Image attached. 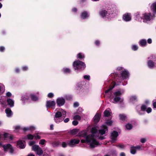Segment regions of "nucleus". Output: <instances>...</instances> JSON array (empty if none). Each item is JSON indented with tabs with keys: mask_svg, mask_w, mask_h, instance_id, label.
Instances as JSON below:
<instances>
[{
	"mask_svg": "<svg viewBox=\"0 0 156 156\" xmlns=\"http://www.w3.org/2000/svg\"><path fill=\"white\" fill-rule=\"evenodd\" d=\"M147 107L145 105H142L141 107V110L142 111H145Z\"/></svg>",
	"mask_w": 156,
	"mask_h": 156,
	"instance_id": "a18cd8bd",
	"label": "nucleus"
},
{
	"mask_svg": "<svg viewBox=\"0 0 156 156\" xmlns=\"http://www.w3.org/2000/svg\"><path fill=\"white\" fill-rule=\"evenodd\" d=\"M34 137V135L31 134H28L26 138L28 140H32Z\"/></svg>",
	"mask_w": 156,
	"mask_h": 156,
	"instance_id": "f704fd0d",
	"label": "nucleus"
},
{
	"mask_svg": "<svg viewBox=\"0 0 156 156\" xmlns=\"http://www.w3.org/2000/svg\"><path fill=\"white\" fill-rule=\"evenodd\" d=\"M138 48V46L135 45H133L132 46V49L133 50L135 51L137 50Z\"/></svg>",
	"mask_w": 156,
	"mask_h": 156,
	"instance_id": "79ce46f5",
	"label": "nucleus"
},
{
	"mask_svg": "<svg viewBox=\"0 0 156 156\" xmlns=\"http://www.w3.org/2000/svg\"><path fill=\"white\" fill-rule=\"evenodd\" d=\"M146 139L145 138H142L140 140V142L142 143H144L146 141Z\"/></svg>",
	"mask_w": 156,
	"mask_h": 156,
	"instance_id": "052dcab7",
	"label": "nucleus"
},
{
	"mask_svg": "<svg viewBox=\"0 0 156 156\" xmlns=\"http://www.w3.org/2000/svg\"><path fill=\"white\" fill-rule=\"evenodd\" d=\"M56 102L58 106H61L64 105L65 101L62 98H58L57 99Z\"/></svg>",
	"mask_w": 156,
	"mask_h": 156,
	"instance_id": "9d476101",
	"label": "nucleus"
},
{
	"mask_svg": "<svg viewBox=\"0 0 156 156\" xmlns=\"http://www.w3.org/2000/svg\"><path fill=\"white\" fill-rule=\"evenodd\" d=\"M151 8L154 13H156V2L151 5Z\"/></svg>",
	"mask_w": 156,
	"mask_h": 156,
	"instance_id": "a878e982",
	"label": "nucleus"
},
{
	"mask_svg": "<svg viewBox=\"0 0 156 156\" xmlns=\"http://www.w3.org/2000/svg\"><path fill=\"white\" fill-rule=\"evenodd\" d=\"M126 127L127 129L129 130L132 128V126L131 124L128 123L126 125Z\"/></svg>",
	"mask_w": 156,
	"mask_h": 156,
	"instance_id": "c9c22d12",
	"label": "nucleus"
},
{
	"mask_svg": "<svg viewBox=\"0 0 156 156\" xmlns=\"http://www.w3.org/2000/svg\"><path fill=\"white\" fill-rule=\"evenodd\" d=\"M148 66L150 68H153L155 66L154 63L151 60L148 62Z\"/></svg>",
	"mask_w": 156,
	"mask_h": 156,
	"instance_id": "c85d7f7f",
	"label": "nucleus"
},
{
	"mask_svg": "<svg viewBox=\"0 0 156 156\" xmlns=\"http://www.w3.org/2000/svg\"><path fill=\"white\" fill-rule=\"evenodd\" d=\"M151 111H152L151 108H148L146 110L147 112L148 113L151 112Z\"/></svg>",
	"mask_w": 156,
	"mask_h": 156,
	"instance_id": "4d7b16f0",
	"label": "nucleus"
},
{
	"mask_svg": "<svg viewBox=\"0 0 156 156\" xmlns=\"http://www.w3.org/2000/svg\"><path fill=\"white\" fill-rule=\"evenodd\" d=\"M114 86L112 87H111L108 89L106 90L105 91V93L106 94H111L112 93V90L114 88Z\"/></svg>",
	"mask_w": 156,
	"mask_h": 156,
	"instance_id": "c756f323",
	"label": "nucleus"
},
{
	"mask_svg": "<svg viewBox=\"0 0 156 156\" xmlns=\"http://www.w3.org/2000/svg\"><path fill=\"white\" fill-rule=\"evenodd\" d=\"M108 131L107 127L105 125L102 126L101 129L99 130V133L103 135Z\"/></svg>",
	"mask_w": 156,
	"mask_h": 156,
	"instance_id": "2eb2a0df",
	"label": "nucleus"
},
{
	"mask_svg": "<svg viewBox=\"0 0 156 156\" xmlns=\"http://www.w3.org/2000/svg\"><path fill=\"white\" fill-rule=\"evenodd\" d=\"M3 147L5 151H7L8 150H9L10 153H13L14 150L12 146L10 144L4 145L3 146Z\"/></svg>",
	"mask_w": 156,
	"mask_h": 156,
	"instance_id": "6e6552de",
	"label": "nucleus"
},
{
	"mask_svg": "<svg viewBox=\"0 0 156 156\" xmlns=\"http://www.w3.org/2000/svg\"><path fill=\"white\" fill-rule=\"evenodd\" d=\"M4 86L2 84L0 83V95L2 94L5 91Z\"/></svg>",
	"mask_w": 156,
	"mask_h": 156,
	"instance_id": "bb28decb",
	"label": "nucleus"
},
{
	"mask_svg": "<svg viewBox=\"0 0 156 156\" xmlns=\"http://www.w3.org/2000/svg\"><path fill=\"white\" fill-rule=\"evenodd\" d=\"M137 98L135 96H132L130 97V101L131 102L133 101L137 100Z\"/></svg>",
	"mask_w": 156,
	"mask_h": 156,
	"instance_id": "2f4dec72",
	"label": "nucleus"
},
{
	"mask_svg": "<svg viewBox=\"0 0 156 156\" xmlns=\"http://www.w3.org/2000/svg\"><path fill=\"white\" fill-rule=\"evenodd\" d=\"M156 101L155 100L153 101V106L154 108H156Z\"/></svg>",
	"mask_w": 156,
	"mask_h": 156,
	"instance_id": "864d4df0",
	"label": "nucleus"
},
{
	"mask_svg": "<svg viewBox=\"0 0 156 156\" xmlns=\"http://www.w3.org/2000/svg\"><path fill=\"white\" fill-rule=\"evenodd\" d=\"M17 146L20 148L22 149L25 147V145L21 141H18L17 144Z\"/></svg>",
	"mask_w": 156,
	"mask_h": 156,
	"instance_id": "412c9836",
	"label": "nucleus"
},
{
	"mask_svg": "<svg viewBox=\"0 0 156 156\" xmlns=\"http://www.w3.org/2000/svg\"><path fill=\"white\" fill-rule=\"evenodd\" d=\"M83 77L85 79H86L88 80H90V76L89 75H85Z\"/></svg>",
	"mask_w": 156,
	"mask_h": 156,
	"instance_id": "09e8293b",
	"label": "nucleus"
},
{
	"mask_svg": "<svg viewBox=\"0 0 156 156\" xmlns=\"http://www.w3.org/2000/svg\"><path fill=\"white\" fill-rule=\"evenodd\" d=\"M146 41L145 40H142L140 42V44L142 46H145L146 45Z\"/></svg>",
	"mask_w": 156,
	"mask_h": 156,
	"instance_id": "7c9ffc66",
	"label": "nucleus"
},
{
	"mask_svg": "<svg viewBox=\"0 0 156 156\" xmlns=\"http://www.w3.org/2000/svg\"><path fill=\"white\" fill-rule=\"evenodd\" d=\"M73 66L75 70H83L86 67L83 62L79 60L74 61Z\"/></svg>",
	"mask_w": 156,
	"mask_h": 156,
	"instance_id": "20e7f679",
	"label": "nucleus"
},
{
	"mask_svg": "<svg viewBox=\"0 0 156 156\" xmlns=\"http://www.w3.org/2000/svg\"><path fill=\"white\" fill-rule=\"evenodd\" d=\"M5 49V48L4 47L1 46L0 47V51L2 52Z\"/></svg>",
	"mask_w": 156,
	"mask_h": 156,
	"instance_id": "680f3d73",
	"label": "nucleus"
},
{
	"mask_svg": "<svg viewBox=\"0 0 156 156\" xmlns=\"http://www.w3.org/2000/svg\"><path fill=\"white\" fill-rule=\"evenodd\" d=\"M80 140L76 139L71 140L68 143V145L71 147H73L75 144H78L80 142Z\"/></svg>",
	"mask_w": 156,
	"mask_h": 156,
	"instance_id": "1a4fd4ad",
	"label": "nucleus"
},
{
	"mask_svg": "<svg viewBox=\"0 0 156 156\" xmlns=\"http://www.w3.org/2000/svg\"><path fill=\"white\" fill-rule=\"evenodd\" d=\"M117 73H121V79L123 80L128 77L129 73L127 71L121 67H118L117 69Z\"/></svg>",
	"mask_w": 156,
	"mask_h": 156,
	"instance_id": "39448f33",
	"label": "nucleus"
},
{
	"mask_svg": "<svg viewBox=\"0 0 156 156\" xmlns=\"http://www.w3.org/2000/svg\"><path fill=\"white\" fill-rule=\"evenodd\" d=\"M123 92L124 91L123 90H118L115 92L114 93L115 97L114 98L113 101H112V96L110 95L109 97L111 101L114 103L122 101L123 100L119 96L123 94Z\"/></svg>",
	"mask_w": 156,
	"mask_h": 156,
	"instance_id": "7ed1b4c3",
	"label": "nucleus"
},
{
	"mask_svg": "<svg viewBox=\"0 0 156 156\" xmlns=\"http://www.w3.org/2000/svg\"><path fill=\"white\" fill-rule=\"evenodd\" d=\"M89 16L88 13L86 12H82L81 15V18L82 19L87 18Z\"/></svg>",
	"mask_w": 156,
	"mask_h": 156,
	"instance_id": "5701e85b",
	"label": "nucleus"
},
{
	"mask_svg": "<svg viewBox=\"0 0 156 156\" xmlns=\"http://www.w3.org/2000/svg\"><path fill=\"white\" fill-rule=\"evenodd\" d=\"M22 69L23 71H25L27 70L28 69V67L27 66H23L22 68Z\"/></svg>",
	"mask_w": 156,
	"mask_h": 156,
	"instance_id": "bf43d9fd",
	"label": "nucleus"
},
{
	"mask_svg": "<svg viewBox=\"0 0 156 156\" xmlns=\"http://www.w3.org/2000/svg\"><path fill=\"white\" fill-rule=\"evenodd\" d=\"M63 71L64 73H69L71 72L70 70L67 68H64L63 69Z\"/></svg>",
	"mask_w": 156,
	"mask_h": 156,
	"instance_id": "e433bc0d",
	"label": "nucleus"
},
{
	"mask_svg": "<svg viewBox=\"0 0 156 156\" xmlns=\"http://www.w3.org/2000/svg\"><path fill=\"white\" fill-rule=\"evenodd\" d=\"M65 97L66 99L69 100H71L72 98L71 96L70 95H65Z\"/></svg>",
	"mask_w": 156,
	"mask_h": 156,
	"instance_id": "37998d69",
	"label": "nucleus"
},
{
	"mask_svg": "<svg viewBox=\"0 0 156 156\" xmlns=\"http://www.w3.org/2000/svg\"><path fill=\"white\" fill-rule=\"evenodd\" d=\"M119 117L120 119L121 120H122V121H124L125 120L126 118V115H122L120 114L119 115Z\"/></svg>",
	"mask_w": 156,
	"mask_h": 156,
	"instance_id": "473e14b6",
	"label": "nucleus"
},
{
	"mask_svg": "<svg viewBox=\"0 0 156 156\" xmlns=\"http://www.w3.org/2000/svg\"><path fill=\"white\" fill-rule=\"evenodd\" d=\"M14 128L16 130H17L20 129V127L19 126H16L14 127Z\"/></svg>",
	"mask_w": 156,
	"mask_h": 156,
	"instance_id": "0e129e2a",
	"label": "nucleus"
},
{
	"mask_svg": "<svg viewBox=\"0 0 156 156\" xmlns=\"http://www.w3.org/2000/svg\"><path fill=\"white\" fill-rule=\"evenodd\" d=\"M6 95L8 97H10L12 95V94L10 92H8L6 93Z\"/></svg>",
	"mask_w": 156,
	"mask_h": 156,
	"instance_id": "e2e57ef3",
	"label": "nucleus"
},
{
	"mask_svg": "<svg viewBox=\"0 0 156 156\" xmlns=\"http://www.w3.org/2000/svg\"><path fill=\"white\" fill-rule=\"evenodd\" d=\"M105 123L108 126H111L112 123V122L111 120H109L105 122Z\"/></svg>",
	"mask_w": 156,
	"mask_h": 156,
	"instance_id": "a19ab883",
	"label": "nucleus"
},
{
	"mask_svg": "<svg viewBox=\"0 0 156 156\" xmlns=\"http://www.w3.org/2000/svg\"><path fill=\"white\" fill-rule=\"evenodd\" d=\"M73 105L74 107H77L78 106L79 104L78 102H75L74 103Z\"/></svg>",
	"mask_w": 156,
	"mask_h": 156,
	"instance_id": "5fc2aeb1",
	"label": "nucleus"
},
{
	"mask_svg": "<svg viewBox=\"0 0 156 156\" xmlns=\"http://www.w3.org/2000/svg\"><path fill=\"white\" fill-rule=\"evenodd\" d=\"M118 136V133L115 131L111 133V139L113 142L116 140L117 137Z\"/></svg>",
	"mask_w": 156,
	"mask_h": 156,
	"instance_id": "f8f14e48",
	"label": "nucleus"
},
{
	"mask_svg": "<svg viewBox=\"0 0 156 156\" xmlns=\"http://www.w3.org/2000/svg\"><path fill=\"white\" fill-rule=\"evenodd\" d=\"M66 112L62 109H60L57 111L55 113V117H61L63 115L64 117L66 116Z\"/></svg>",
	"mask_w": 156,
	"mask_h": 156,
	"instance_id": "0eeeda50",
	"label": "nucleus"
},
{
	"mask_svg": "<svg viewBox=\"0 0 156 156\" xmlns=\"http://www.w3.org/2000/svg\"><path fill=\"white\" fill-rule=\"evenodd\" d=\"M77 56L78 58L80 59L83 58L84 57V55L81 53H79L78 54Z\"/></svg>",
	"mask_w": 156,
	"mask_h": 156,
	"instance_id": "ea45409f",
	"label": "nucleus"
},
{
	"mask_svg": "<svg viewBox=\"0 0 156 156\" xmlns=\"http://www.w3.org/2000/svg\"><path fill=\"white\" fill-rule=\"evenodd\" d=\"M35 143V142L34 141H30L29 143V144L30 146H32L34 145Z\"/></svg>",
	"mask_w": 156,
	"mask_h": 156,
	"instance_id": "13d9d810",
	"label": "nucleus"
},
{
	"mask_svg": "<svg viewBox=\"0 0 156 156\" xmlns=\"http://www.w3.org/2000/svg\"><path fill=\"white\" fill-rule=\"evenodd\" d=\"M130 152L132 154H134L136 152V149L135 147H131L130 148Z\"/></svg>",
	"mask_w": 156,
	"mask_h": 156,
	"instance_id": "72a5a7b5",
	"label": "nucleus"
},
{
	"mask_svg": "<svg viewBox=\"0 0 156 156\" xmlns=\"http://www.w3.org/2000/svg\"><path fill=\"white\" fill-rule=\"evenodd\" d=\"M54 96V94L52 93H50L48 94V97L51 98Z\"/></svg>",
	"mask_w": 156,
	"mask_h": 156,
	"instance_id": "3c124183",
	"label": "nucleus"
},
{
	"mask_svg": "<svg viewBox=\"0 0 156 156\" xmlns=\"http://www.w3.org/2000/svg\"><path fill=\"white\" fill-rule=\"evenodd\" d=\"M35 127L33 126H31L29 127H24L22 129L24 131L27 130H35Z\"/></svg>",
	"mask_w": 156,
	"mask_h": 156,
	"instance_id": "393cba45",
	"label": "nucleus"
},
{
	"mask_svg": "<svg viewBox=\"0 0 156 156\" xmlns=\"http://www.w3.org/2000/svg\"><path fill=\"white\" fill-rule=\"evenodd\" d=\"M12 136L9 133H5L2 134V139L4 140H7L9 139L12 140Z\"/></svg>",
	"mask_w": 156,
	"mask_h": 156,
	"instance_id": "4468645a",
	"label": "nucleus"
},
{
	"mask_svg": "<svg viewBox=\"0 0 156 156\" xmlns=\"http://www.w3.org/2000/svg\"><path fill=\"white\" fill-rule=\"evenodd\" d=\"M91 135L85 137V140L82 139L81 140L82 143H89L90 147L93 148L98 144V142L96 140L95 138L98 136V130L96 127H93L91 130Z\"/></svg>",
	"mask_w": 156,
	"mask_h": 156,
	"instance_id": "f257e3e1",
	"label": "nucleus"
},
{
	"mask_svg": "<svg viewBox=\"0 0 156 156\" xmlns=\"http://www.w3.org/2000/svg\"><path fill=\"white\" fill-rule=\"evenodd\" d=\"M32 150L35 151L36 154L38 155H41L43 153V150L38 145H33L32 147Z\"/></svg>",
	"mask_w": 156,
	"mask_h": 156,
	"instance_id": "423d86ee",
	"label": "nucleus"
},
{
	"mask_svg": "<svg viewBox=\"0 0 156 156\" xmlns=\"http://www.w3.org/2000/svg\"><path fill=\"white\" fill-rule=\"evenodd\" d=\"M46 142V141L44 139H41L40 140L39 143V144L43 145L44 144V143Z\"/></svg>",
	"mask_w": 156,
	"mask_h": 156,
	"instance_id": "c03bdc74",
	"label": "nucleus"
},
{
	"mask_svg": "<svg viewBox=\"0 0 156 156\" xmlns=\"http://www.w3.org/2000/svg\"><path fill=\"white\" fill-rule=\"evenodd\" d=\"M58 143L57 142H54L52 143V145L54 147H55L58 146Z\"/></svg>",
	"mask_w": 156,
	"mask_h": 156,
	"instance_id": "6e6d98bb",
	"label": "nucleus"
},
{
	"mask_svg": "<svg viewBox=\"0 0 156 156\" xmlns=\"http://www.w3.org/2000/svg\"><path fill=\"white\" fill-rule=\"evenodd\" d=\"M55 105V103L54 101H48L46 102V106L47 108L50 107H54Z\"/></svg>",
	"mask_w": 156,
	"mask_h": 156,
	"instance_id": "dca6fc26",
	"label": "nucleus"
},
{
	"mask_svg": "<svg viewBox=\"0 0 156 156\" xmlns=\"http://www.w3.org/2000/svg\"><path fill=\"white\" fill-rule=\"evenodd\" d=\"M34 137L36 139H40L41 138L40 136H39L38 135H34Z\"/></svg>",
	"mask_w": 156,
	"mask_h": 156,
	"instance_id": "603ef678",
	"label": "nucleus"
},
{
	"mask_svg": "<svg viewBox=\"0 0 156 156\" xmlns=\"http://www.w3.org/2000/svg\"><path fill=\"white\" fill-rule=\"evenodd\" d=\"M7 102L8 105L11 107H12L14 106V101L13 100L10 98H8L7 99Z\"/></svg>",
	"mask_w": 156,
	"mask_h": 156,
	"instance_id": "6ab92c4d",
	"label": "nucleus"
},
{
	"mask_svg": "<svg viewBox=\"0 0 156 156\" xmlns=\"http://www.w3.org/2000/svg\"><path fill=\"white\" fill-rule=\"evenodd\" d=\"M5 113L6 114V116L8 117H11L12 114V112L11 110L9 108H7L5 110Z\"/></svg>",
	"mask_w": 156,
	"mask_h": 156,
	"instance_id": "f3484780",
	"label": "nucleus"
},
{
	"mask_svg": "<svg viewBox=\"0 0 156 156\" xmlns=\"http://www.w3.org/2000/svg\"><path fill=\"white\" fill-rule=\"evenodd\" d=\"M67 144L65 142H63L62 144V146L63 147H65L67 146Z\"/></svg>",
	"mask_w": 156,
	"mask_h": 156,
	"instance_id": "8fccbe9b",
	"label": "nucleus"
},
{
	"mask_svg": "<svg viewBox=\"0 0 156 156\" xmlns=\"http://www.w3.org/2000/svg\"><path fill=\"white\" fill-rule=\"evenodd\" d=\"M120 156H125V154L123 152H121L120 154Z\"/></svg>",
	"mask_w": 156,
	"mask_h": 156,
	"instance_id": "774afa93",
	"label": "nucleus"
},
{
	"mask_svg": "<svg viewBox=\"0 0 156 156\" xmlns=\"http://www.w3.org/2000/svg\"><path fill=\"white\" fill-rule=\"evenodd\" d=\"M69 119L67 118L64 120V121L65 123H67L69 121Z\"/></svg>",
	"mask_w": 156,
	"mask_h": 156,
	"instance_id": "338daca9",
	"label": "nucleus"
},
{
	"mask_svg": "<svg viewBox=\"0 0 156 156\" xmlns=\"http://www.w3.org/2000/svg\"><path fill=\"white\" fill-rule=\"evenodd\" d=\"M100 116V115L99 114H96L93 118V120L95 122H97L99 121Z\"/></svg>",
	"mask_w": 156,
	"mask_h": 156,
	"instance_id": "4be33fe9",
	"label": "nucleus"
},
{
	"mask_svg": "<svg viewBox=\"0 0 156 156\" xmlns=\"http://www.w3.org/2000/svg\"><path fill=\"white\" fill-rule=\"evenodd\" d=\"M54 119L55 122L57 123H59L62 122L63 120L62 119L61 117H54Z\"/></svg>",
	"mask_w": 156,
	"mask_h": 156,
	"instance_id": "cd10ccee",
	"label": "nucleus"
},
{
	"mask_svg": "<svg viewBox=\"0 0 156 156\" xmlns=\"http://www.w3.org/2000/svg\"><path fill=\"white\" fill-rule=\"evenodd\" d=\"M99 14L102 17H104L107 16L108 13L106 10L104 9H102L100 11Z\"/></svg>",
	"mask_w": 156,
	"mask_h": 156,
	"instance_id": "a211bd4d",
	"label": "nucleus"
},
{
	"mask_svg": "<svg viewBox=\"0 0 156 156\" xmlns=\"http://www.w3.org/2000/svg\"><path fill=\"white\" fill-rule=\"evenodd\" d=\"M78 123V122L76 120H74L72 122L74 126L77 125Z\"/></svg>",
	"mask_w": 156,
	"mask_h": 156,
	"instance_id": "de8ad7c7",
	"label": "nucleus"
},
{
	"mask_svg": "<svg viewBox=\"0 0 156 156\" xmlns=\"http://www.w3.org/2000/svg\"><path fill=\"white\" fill-rule=\"evenodd\" d=\"M123 19L126 21H130L131 19L130 14L128 13L125 14L123 15Z\"/></svg>",
	"mask_w": 156,
	"mask_h": 156,
	"instance_id": "ddd939ff",
	"label": "nucleus"
},
{
	"mask_svg": "<svg viewBox=\"0 0 156 156\" xmlns=\"http://www.w3.org/2000/svg\"><path fill=\"white\" fill-rule=\"evenodd\" d=\"M79 129H75L71 130L70 132V133L73 135H76L77 136V135L79 133Z\"/></svg>",
	"mask_w": 156,
	"mask_h": 156,
	"instance_id": "aec40b11",
	"label": "nucleus"
},
{
	"mask_svg": "<svg viewBox=\"0 0 156 156\" xmlns=\"http://www.w3.org/2000/svg\"><path fill=\"white\" fill-rule=\"evenodd\" d=\"M88 131L87 130H83L79 132L77 135V136H80L83 137H86L88 136L87 135Z\"/></svg>",
	"mask_w": 156,
	"mask_h": 156,
	"instance_id": "9b49d317",
	"label": "nucleus"
},
{
	"mask_svg": "<svg viewBox=\"0 0 156 156\" xmlns=\"http://www.w3.org/2000/svg\"><path fill=\"white\" fill-rule=\"evenodd\" d=\"M31 99L34 101H36L38 99V98L34 95H31Z\"/></svg>",
	"mask_w": 156,
	"mask_h": 156,
	"instance_id": "58836bf2",
	"label": "nucleus"
},
{
	"mask_svg": "<svg viewBox=\"0 0 156 156\" xmlns=\"http://www.w3.org/2000/svg\"><path fill=\"white\" fill-rule=\"evenodd\" d=\"M27 99V96H23L21 98V100L23 102H24L25 100Z\"/></svg>",
	"mask_w": 156,
	"mask_h": 156,
	"instance_id": "49530a36",
	"label": "nucleus"
},
{
	"mask_svg": "<svg viewBox=\"0 0 156 156\" xmlns=\"http://www.w3.org/2000/svg\"><path fill=\"white\" fill-rule=\"evenodd\" d=\"M118 146L121 148H123L125 147V146L122 144H119L118 145Z\"/></svg>",
	"mask_w": 156,
	"mask_h": 156,
	"instance_id": "69168bd1",
	"label": "nucleus"
},
{
	"mask_svg": "<svg viewBox=\"0 0 156 156\" xmlns=\"http://www.w3.org/2000/svg\"><path fill=\"white\" fill-rule=\"evenodd\" d=\"M73 119L74 120H80L81 119V117L80 115H76L74 116Z\"/></svg>",
	"mask_w": 156,
	"mask_h": 156,
	"instance_id": "4c0bfd02",
	"label": "nucleus"
},
{
	"mask_svg": "<svg viewBox=\"0 0 156 156\" xmlns=\"http://www.w3.org/2000/svg\"><path fill=\"white\" fill-rule=\"evenodd\" d=\"M111 113V110L109 108L107 109L104 112V115L106 117H108L110 115Z\"/></svg>",
	"mask_w": 156,
	"mask_h": 156,
	"instance_id": "b1692460",
	"label": "nucleus"
},
{
	"mask_svg": "<svg viewBox=\"0 0 156 156\" xmlns=\"http://www.w3.org/2000/svg\"><path fill=\"white\" fill-rule=\"evenodd\" d=\"M137 13V14L136 15V20L139 21H141V20L143 19V21L144 22H147L148 21H150L153 18V17L151 16V13H144L143 14L142 16H140V14L139 12Z\"/></svg>",
	"mask_w": 156,
	"mask_h": 156,
	"instance_id": "f03ea898",
	"label": "nucleus"
}]
</instances>
